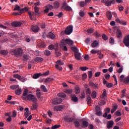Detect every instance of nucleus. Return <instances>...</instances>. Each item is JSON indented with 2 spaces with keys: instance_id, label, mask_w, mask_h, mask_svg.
<instances>
[{
  "instance_id": "1",
  "label": "nucleus",
  "mask_w": 129,
  "mask_h": 129,
  "mask_svg": "<svg viewBox=\"0 0 129 129\" xmlns=\"http://www.w3.org/2000/svg\"><path fill=\"white\" fill-rule=\"evenodd\" d=\"M22 99L23 100L27 101H32L33 102H36L37 101V97L35 95H33L32 92H29L28 89H25L22 95Z\"/></svg>"
},
{
  "instance_id": "2",
  "label": "nucleus",
  "mask_w": 129,
  "mask_h": 129,
  "mask_svg": "<svg viewBox=\"0 0 129 129\" xmlns=\"http://www.w3.org/2000/svg\"><path fill=\"white\" fill-rule=\"evenodd\" d=\"M67 44L69 46H73L74 42L73 40L67 38V39H63L60 43V48H62L63 46H65Z\"/></svg>"
},
{
  "instance_id": "3",
  "label": "nucleus",
  "mask_w": 129,
  "mask_h": 129,
  "mask_svg": "<svg viewBox=\"0 0 129 129\" xmlns=\"http://www.w3.org/2000/svg\"><path fill=\"white\" fill-rule=\"evenodd\" d=\"M11 53L12 55L14 54L16 57L21 56V55L23 54V49H22V48H19L17 49L12 50Z\"/></svg>"
},
{
  "instance_id": "4",
  "label": "nucleus",
  "mask_w": 129,
  "mask_h": 129,
  "mask_svg": "<svg viewBox=\"0 0 129 129\" xmlns=\"http://www.w3.org/2000/svg\"><path fill=\"white\" fill-rule=\"evenodd\" d=\"M101 3L105 4L106 7H110L111 5H114L115 4V0H102Z\"/></svg>"
},
{
  "instance_id": "5",
  "label": "nucleus",
  "mask_w": 129,
  "mask_h": 129,
  "mask_svg": "<svg viewBox=\"0 0 129 129\" xmlns=\"http://www.w3.org/2000/svg\"><path fill=\"white\" fill-rule=\"evenodd\" d=\"M72 32H73V26H70L66 29L64 33L66 35H70Z\"/></svg>"
},
{
  "instance_id": "6",
  "label": "nucleus",
  "mask_w": 129,
  "mask_h": 129,
  "mask_svg": "<svg viewBox=\"0 0 129 129\" xmlns=\"http://www.w3.org/2000/svg\"><path fill=\"white\" fill-rule=\"evenodd\" d=\"M62 102V99L60 98H56L52 100V103L54 105L60 104Z\"/></svg>"
},
{
  "instance_id": "7",
  "label": "nucleus",
  "mask_w": 129,
  "mask_h": 129,
  "mask_svg": "<svg viewBox=\"0 0 129 129\" xmlns=\"http://www.w3.org/2000/svg\"><path fill=\"white\" fill-rule=\"evenodd\" d=\"M116 22H117L118 24H120V25H122V26H126V22L123 20L119 19V18H117L115 19Z\"/></svg>"
},
{
  "instance_id": "8",
  "label": "nucleus",
  "mask_w": 129,
  "mask_h": 129,
  "mask_svg": "<svg viewBox=\"0 0 129 129\" xmlns=\"http://www.w3.org/2000/svg\"><path fill=\"white\" fill-rule=\"evenodd\" d=\"M123 43L126 47H129V35H126L124 37Z\"/></svg>"
},
{
  "instance_id": "9",
  "label": "nucleus",
  "mask_w": 129,
  "mask_h": 129,
  "mask_svg": "<svg viewBox=\"0 0 129 129\" xmlns=\"http://www.w3.org/2000/svg\"><path fill=\"white\" fill-rule=\"evenodd\" d=\"M62 9H64L65 11H72V8H71V7L67 5V3H64L62 5Z\"/></svg>"
},
{
  "instance_id": "10",
  "label": "nucleus",
  "mask_w": 129,
  "mask_h": 129,
  "mask_svg": "<svg viewBox=\"0 0 129 129\" xmlns=\"http://www.w3.org/2000/svg\"><path fill=\"white\" fill-rule=\"evenodd\" d=\"M82 124L81 125L82 127L85 128V127H87L88 126V122L85 119H82Z\"/></svg>"
},
{
  "instance_id": "11",
  "label": "nucleus",
  "mask_w": 129,
  "mask_h": 129,
  "mask_svg": "<svg viewBox=\"0 0 129 129\" xmlns=\"http://www.w3.org/2000/svg\"><path fill=\"white\" fill-rule=\"evenodd\" d=\"M116 36L118 39H121L122 38V33L119 29H117L116 32Z\"/></svg>"
},
{
  "instance_id": "12",
  "label": "nucleus",
  "mask_w": 129,
  "mask_h": 129,
  "mask_svg": "<svg viewBox=\"0 0 129 129\" xmlns=\"http://www.w3.org/2000/svg\"><path fill=\"white\" fill-rule=\"evenodd\" d=\"M89 85L92 88H94V89H96L98 88V87H99L98 84H96V83L94 84L92 82H90L89 83Z\"/></svg>"
},
{
  "instance_id": "13",
  "label": "nucleus",
  "mask_w": 129,
  "mask_h": 129,
  "mask_svg": "<svg viewBox=\"0 0 129 129\" xmlns=\"http://www.w3.org/2000/svg\"><path fill=\"white\" fill-rule=\"evenodd\" d=\"M48 38L51 39V40H55L56 39V35L54 34L52 32H50L47 35Z\"/></svg>"
},
{
  "instance_id": "14",
  "label": "nucleus",
  "mask_w": 129,
  "mask_h": 129,
  "mask_svg": "<svg viewBox=\"0 0 129 129\" xmlns=\"http://www.w3.org/2000/svg\"><path fill=\"white\" fill-rule=\"evenodd\" d=\"M106 16L107 18V19L110 21L111 19H112V14L111 13V12L110 11H107L106 13Z\"/></svg>"
},
{
  "instance_id": "15",
  "label": "nucleus",
  "mask_w": 129,
  "mask_h": 129,
  "mask_svg": "<svg viewBox=\"0 0 129 129\" xmlns=\"http://www.w3.org/2000/svg\"><path fill=\"white\" fill-rule=\"evenodd\" d=\"M114 124V122L112 120L108 121L107 124V128H111V127L113 126Z\"/></svg>"
},
{
  "instance_id": "16",
  "label": "nucleus",
  "mask_w": 129,
  "mask_h": 129,
  "mask_svg": "<svg viewBox=\"0 0 129 129\" xmlns=\"http://www.w3.org/2000/svg\"><path fill=\"white\" fill-rule=\"evenodd\" d=\"M63 107L62 105L56 106L54 108V110L55 111H61L63 109Z\"/></svg>"
},
{
  "instance_id": "17",
  "label": "nucleus",
  "mask_w": 129,
  "mask_h": 129,
  "mask_svg": "<svg viewBox=\"0 0 129 129\" xmlns=\"http://www.w3.org/2000/svg\"><path fill=\"white\" fill-rule=\"evenodd\" d=\"M31 30L34 33H37V32H39V30H40V28H39V27H38L37 26H32L31 27Z\"/></svg>"
},
{
  "instance_id": "18",
  "label": "nucleus",
  "mask_w": 129,
  "mask_h": 129,
  "mask_svg": "<svg viewBox=\"0 0 129 129\" xmlns=\"http://www.w3.org/2000/svg\"><path fill=\"white\" fill-rule=\"evenodd\" d=\"M64 120H65V121H67V122H72V121H73V120H74V118L65 117L64 118Z\"/></svg>"
},
{
  "instance_id": "19",
  "label": "nucleus",
  "mask_w": 129,
  "mask_h": 129,
  "mask_svg": "<svg viewBox=\"0 0 129 129\" xmlns=\"http://www.w3.org/2000/svg\"><path fill=\"white\" fill-rule=\"evenodd\" d=\"M25 112L24 113V115L26 118H28L29 117V115H30V111L29 110L28 108H26L25 109Z\"/></svg>"
},
{
  "instance_id": "20",
  "label": "nucleus",
  "mask_w": 129,
  "mask_h": 129,
  "mask_svg": "<svg viewBox=\"0 0 129 129\" xmlns=\"http://www.w3.org/2000/svg\"><path fill=\"white\" fill-rule=\"evenodd\" d=\"M60 7V3L59 2L55 1L53 3V8L54 9H59Z\"/></svg>"
},
{
  "instance_id": "21",
  "label": "nucleus",
  "mask_w": 129,
  "mask_h": 129,
  "mask_svg": "<svg viewBox=\"0 0 129 129\" xmlns=\"http://www.w3.org/2000/svg\"><path fill=\"white\" fill-rule=\"evenodd\" d=\"M21 25V22H14L12 23L13 27H15V28L17 27H20Z\"/></svg>"
},
{
  "instance_id": "22",
  "label": "nucleus",
  "mask_w": 129,
  "mask_h": 129,
  "mask_svg": "<svg viewBox=\"0 0 129 129\" xmlns=\"http://www.w3.org/2000/svg\"><path fill=\"white\" fill-rule=\"evenodd\" d=\"M34 61L35 62H38L39 63H41L44 61V58L41 57H37L36 58H35Z\"/></svg>"
},
{
  "instance_id": "23",
  "label": "nucleus",
  "mask_w": 129,
  "mask_h": 129,
  "mask_svg": "<svg viewBox=\"0 0 129 129\" xmlns=\"http://www.w3.org/2000/svg\"><path fill=\"white\" fill-rule=\"evenodd\" d=\"M75 56L77 60H80L81 59V53H79V52L75 53Z\"/></svg>"
},
{
  "instance_id": "24",
  "label": "nucleus",
  "mask_w": 129,
  "mask_h": 129,
  "mask_svg": "<svg viewBox=\"0 0 129 129\" xmlns=\"http://www.w3.org/2000/svg\"><path fill=\"white\" fill-rule=\"evenodd\" d=\"M40 76H43V74L41 73L35 74L33 76V78H34V79H38V78H39Z\"/></svg>"
},
{
  "instance_id": "25",
  "label": "nucleus",
  "mask_w": 129,
  "mask_h": 129,
  "mask_svg": "<svg viewBox=\"0 0 129 129\" xmlns=\"http://www.w3.org/2000/svg\"><path fill=\"white\" fill-rule=\"evenodd\" d=\"M72 100L74 101V102H77V101H78V97H77L75 95H72Z\"/></svg>"
},
{
  "instance_id": "26",
  "label": "nucleus",
  "mask_w": 129,
  "mask_h": 129,
  "mask_svg": "<svg viewBox=\"0 0 129 129\" xmlns=\"http://www.w3.org/2000/svg\"><path fill=\"white\" fill-rule=\"evenodd\" d=\"M105 97H106V90L104 89L102 95L100 96V98L101 99H104Z\"/></svg>"
},
{
  "instance_id": "27",
  "label": "nucleus",
  "mask_w": 129,
  "mask_h": 129,
  "mask_svg": "<svg viewBox=\"0 0 129 129\" xmlns=\"http://www.w3.org/2000/svg\"><path fill=\"white\" fill-rule=\"evenodd\" d=\"M98 41L95 40L91 44L92 48H96L98 46Z\"/></svg>"
},
{
  "instance_id": "28",
  "label": "nucleus",
  "mask_w": 129,
  "mask_h": 129,
  "mask_svg": "<svg viewBox=\"0 0 129 129\" xmlns=\"http://www.w3.org/2000/svg\"><path fill=\"white\" fill-rule=\"evenodd\" d=\"M36 93L37 97L38 98H41V90H40V89H38L36 91Z\"/></svg>"
},
{
  "instance_id": "29",
  "label": "nucleus",
  "mask_w": 129,
  "mask_h": 129,
  "mask_svg": "<svg viewBox=\"0 0 129 129\" xmlns=\"http://www.w3.org/2000/svg\"><path fill=\"white\" fill-rule=\"evenodd\" d=\"M75 92L76 94H79L80 93V88L77 86L75 88Z\"/></svg>"
},
{
  "instance_id": "30",
  "label": "nucleus",
  "mask_w": 129,
  "mask_h": 129,
  "mask_svg": "<svg viewBox=\"0 0 129 129\" xmlns=\"http://www.w3.org/2000/svg\"><path fill=\"white\" fill-rule=\"evenodd\" d=\"M28 15L29 16L30 20H33V17L35 16V13L34 12H28Z\"/></svg>"
},
{
  "instance_id": "31",
  "label": "nucleus",
  "mask_w": 129,
  "mask_h": 129,
  "mask_svg": "<svg viewBox=\"0 0 129 129\" xmlns=\"http://www.w3.org/2000/svg\"><path fill=\"white\" fill-rule=\"evenodd\" d=\"M41 89L43 91V92H48V90H47V88H46V86L44 85H42L40 87Z\"/></svg>"
},
{
  "instance_id": "32",
  "label": "nucleus",
  "mask_w": 129,
  "mask_h": 129,
  "mask_svg": "<svg viewBox=\"0 0 129 129\" xmlns=\"http://www.w3.org/2000/svg\"><path fill=\"white\" fill-rule=\"evenodd\" d=\"M71 50H72V51H74V52H75V54H76V53H78L79 52V50H78V49H77V47H71Z\"/></svg>"
},
{
  "instance_id": "33",
  "label": "nucleus",
  "mask_w": 129,
  "mask_h": 129,
  "mask_svg": "<svg viewBox=\"0 0 129 129\" xmlns=\"http://www.w3.org/2000/svg\"><path fill=\"white\" fill-rule=\"evenodd\" d=\"M15 93L16 94H17V95H21V94H22V89L19 88L18 89H17L15 91Z\"/></svg>"
},
{
  "instance_id": "34",
  "label": "nucleus",
  "mask_w": 129,
  "mask_h": 129,
  "mask_svg": "<svg viewBox=\"0 0 129 129\" xmlns=\"http://www.w3.org/2000/svg\"><path fill=\"white\" fill-rule=\"evenodd\" d=\"M86 92L87 95H88V96H89L91 94V90L90 89V88H88L86 89Z\"/></svg>"
},
{
  "instance_id": "35",
  "label": "nucleus",
  "mask_w": 129,
  "mask_h": 129,
  "mask_svg": "<svg viewBox=\"0 0 129 129\" xmlns=\"http://www.w3.org/2000/svg\"><path fill=\"white\" fill-rule=\"evenodd\" d=\"M44 55H46V56H50V55H51V51L48 50H45L44 51Z\"/></svg>"
},
{
  "instance_id": "36",
  "label": "nucleus",
  "mask_w": 129,
  "mask_h": 129,
  "mask_svg": "<svg viewBox=\"0 0 129 129\" xmlns=\"http://www.w3.org/2000/svg\"><path fill=\"white\" fill-rule=\"evenodd\" d=\"M55 65H64V62L63 61H62V60H58L56 62V64Z\"/></svg>"
},
{
  "instance_id": "37",
  "label": "nucleus",
  "mask_w": 129,
  "mask_h": 129,
  "mask_svg": "<svg viewBox=\"0 0 129 129\" xmlns=\"http://www.w3.org/2000/svg\"><path fill=\"white\" fill-rule=\"evenodd\" d=\"M72 89H68L64 90V92L65 93H68L69 94H71V93H72Z\"/></svg>"
},
{
  "instance_id": "38",
  "label": "nucleus",
  "mask_w": 129,
  "mask_h": 129,
  "mask_svg": "<svg viewBox=\"0 0 129 129\" xmlns=\"http://www.w3.org/2000/svg\"><path fill=\"white\" fill-rule=\"evenodd\" d=\"M55 68L57 70H59V71H62L63 70V68L60 65L55 64Z\"/></svg>"
},
{
  "instance_id": "39",
  "label": "nucleus",
  "mask_w": 129,
  "mask_h": 129,
  "mask_svg": "<svg viewBox=\"0 0 129 129\" xmlns=\"http://www.w3.org/2000/svg\"><path fill=\"white\" fill-rule=\"evenodd\" d=\"M38 46L39 48H45L46 47V44H45V43L42 42L41 43H39Z\"/></svg>"
},
{
  "instance_id": "40",
  "label": "nucleus",
  "mask_w": 129,
  "mask_h": 129,
  "mask_svg": "<svg viewBox=\"0 0 129 129\" xmlns=\"http://www.w3.org/2000/svg\"><path fill=\"white\" fill-rule=\"evenodd\" d=\"M52 80H53V78H47V79H45L44 81V82L45 83H49V82H51V81H52Z\"/></svg>"
},
{
  "instance_id": "41",
  "label": "nucleus",
  "mask_w": 129,
  "mask_h": 129,
  "mask_svg": "<svg viewBox=\"0 0 129 129\" xmlns=\"http://www.w3.org/2000/svg\"><path fill=\"white\" fill-rule=\"evenodd\" d=\"M97 96V95L96 94V92L95 91H93V92L92 93V98H96Z\"/></svg>"
},
{
  "instance_id": "42",
  "label": "nucleus",
  "mask_w": 129,
  "mask_h": 129,
  "mask_svg": "<svg viewBox=\"0 0 129 129\" xmlns=\"http://www.w3.org/2000/svg\"><path fill=\"white\" fill-rule=\"evenodd\" d=\"M1 53L2 54V55H8L9 52H8V50H3L1 51Z\"/></svg>"
},
{
  "instance_id": "43",
  "label": "nucleus",
  "mask_w": 129,
  "mask_h": 129,
  "mask_svg": "<svg viewBox=\"0 0 129 129\" xmlns=\"http://www.w3.org/2000/svg\"><path fill=\"white\" fill-rule=\"evenodd\" d=\"M116 109H117V106L116 105L113 106L111 110V113H113V112H114Z\"/></svg>"
},
{
  "instance_id": "44",
  "label": "nucleus",
  "mask_w": 129,
  "mask_h": 129,
  "mask_svg": "<svg viewBox=\"0 0 129 129\" xmlns=\"http://www.w3.org/2000/svg\"><path fill=\"white\" fill-rule=\"evenodd\" d=\"M19 88V85H17L10 86L11 89H13V90H14L15 89H17V88Z\"/></svg>"
},
{
  "instance_id": "45",
  "label": "nucleus",
  "mask_w": 129,
  "mask_h": 129,
  "mask_svg": "<svg viewBox=\"0 0 129 129\" xmlns=\"http://www.w3.org/2000/svg\"><path fill=\"white\" fill-rule=\"evenodd\" d=\"M61 126V125H54L52 126L51 127V129H57V128H59V127H60Z\"/></svg>"
},
{
  "instance_id": "46",
  "label": "nucleus",
  "mask_w": 129,
  "mask_h": 129,
  "mask_svg": "<svg viewBox=\"0 0 129 129\" xmlns=\"http://www.w3.org/2000/svg\"><path fill=\"white\" fill-rule=\"evenodd\" d=\"M74 123L76 127H79V126H80V123L79 122V121H75L74 122Z\"/></svg>"
},
{
  "instance_id": "47",
  "label": "nucleus",
  "mask_w": 129,
  "mask_h": 129,
  "mask_svg": "<svg viewBox=\"0 0 129 129\" xmlns=\"http://www.w3.org/2000/svg\"><path fill=\"white\" fill-rule=\"evenodd\" d=\"M58 96H60V97H66V94L64 93H60L57 94Z\"/></svg>"
},
{
  "instance_id": "48",
  "label": "nucleus",
  "mask_w": 129,
  "mask_h": 129,
  "mask_svg": "<svg viewBox=\"0 0 129 129\" xmlns=\"http://www.w3.org/2000/svg\"><path fill=\"white\" fill-rule=\"evenodd\" d=\"M102 39H103V40H104L105 41L108 40V37H107V36H106V35L104 34H102Z\"/></svg>"
},
{
  "instance_id": "49",
  "label": "nucleus",
  "mask_w": 129,
  "mask_h": 129,
  "mask_svg": "<svg viewBox=\"0 0 129 129\" xmlns=\"http://www.w3.org/2000/svg\"><path fill=\"white\" fill-rule=\"evenodd\" d=\"M109 43L110 44H111V45H113V44H114V39H113V37H110Z\"/></svg>"
},
{
  "instance_id": "50",
  "label": "nucleus",
  "mask_w": 129,
  "mask_h": 129,
  "mask_svg": "<svg viewBox=\"0 0 129 129\" xmlns=\"http://www.w3.org/2000/svg\"><path fill=\"white\" fill-rule=\"evenodd\" d=\"M45 8H47L49 10H53L54 9V7L52 5H47Z\"/></svg>"
},
{
  "instance_id": "51",
  "label": "nucleus",
  "mask_w": 129,
  "mask_h": 129,
  "mask_svg": "<svg viewBox=\"0 0 129 129\" xmlns=\"http://www.w3.org/2000/svg\"><path fill=\"white\" fill-rule=\"evenodd\" d=\"M98 52H99V51L96 50V49H92L91 51V54H97V53H98Z\"/></svg>"
},
{
  "instance_id": "52",
  "label": "nucleus",
  "mask_w": 129,
  "mask_h": 129,
  "mask_svg": "<svg viewBox=\"0 0 129 129\" xmlns=\"http://www.w3.org/2000/svg\"><path fill=\"white\" fill-rule=\"evenodd\" d=\"M21 10V7L19 6V5H16L15 8L14 9V11H20Z\"/></svg>"
},
{
  "instance_id": "53",
  "label": "nucleus",
  "mask_w": 129,
  "mask_h": 129,
  "mask_svg": "<svg viewBox=\"0 0 129 129\" xmlns=\"http://www.w3.org/2000/svg\"><path fill=\"white\" fill-rule=\"evenodd\" d=\"M79 15L80 16V17H84V16L85 15V12H84V11H81L79 12Z\"/></svg>"
},
{
  "instance_id": "54",
  "label": "nucleus",
  "mask_w": 129,
  "mask_h": 129,
  "mask_svg": "<svg viewBox=\"0 0 129 129\" xmlns=\"http://www.w3.org/2000/svg\"><path fill=\"white\" fill-rule=\"evenodd\" d=\"M96 114L98 115V116H100L102 115V112H101V111H96Z\"/></svg>"
},
{
  "instance_id": "55",
  "label": "nucleus",
  "mask_w": 129,
  "mask_h": 129,
  "mask_svg": "<svg viewBox=\"0 0 129 129\" xmlns=\"http://www.w3.org/2000/svg\"><path fill=\"white\" fill-rule=\"evenodd\" d=\"M13 77H14V78H17V79L19 80L21 79V76H20L19 74L14 75Z\"/></svg>"
},
{
  "instance_id": "56",
  "label": "nucleus",
  "mask_w": 129,
  "mask_h": 129,
  "mask_svg": "<svg viewBox=\"0 0 129 129\" xmlns=\"http://www.w3.org/2000/svg\"><path fill=\"white\" fill-rule=\"evenodd\" d=\"M92 71H90L88 72V76H89V78L91 79V78L92 77Z\"/></svg>"
},
{
  "instance_id": "57",
  "label": "nucleus",
  "mask_w": 129,
  "mask_h": 129,
  "mask_svg": "<svg viewBox=\"0 0 129 129\" xmlns=\"http://www.w3.org/2000/svg\"><path fill=\"white\" fill-rule=\"evenodd\" d=\"M48 50H53L54 49V45L51 44L48 47Z\"/></svg>"
},
{
  "instance_id": "58",
  "label": "nucleus",
  "mask_w": 129,
  "mask_h": 129,
  "mask_svg": "<svg viewBox=\"0 0 129 129\" xmlns=\"http://www.w3.org/2000/svg\"><path fill=\"white\" fill-rule=\"evenodd\" d=\"M106 86L108 88H111L113 86V84L108 83L106 84Z\"/></svg>"
},
{
  "instance_id": "59",
  "label": "nucleus",
  "mask_w": 129,
  "mask_h": 129,
  "mask_svg": "<svg viewBox=\"0 0 129 129\" xmlns=\"http://www.w3.org/2000/svg\"><path fill=\"white\" fill-rule=\"evenodd\" d=\"M94 37H96L97 38H98L99 37H100V34H99L98 32H96L94 33Z\"/></svg>"
},
{
  "instance_id": "60",
  "label": "nucleus",
  "mask_w": 129,
  "mask_h": 129,
  "mask_svg": "<svg viewBox=\"0 0 129 129\" xmlns=\"http://www.w3.org/2000/svg\"><path fill=\"white\" fill-rule=\"evenodd\" d=\"M105 101L103 100V101H100L99 102V105H101V106H102V105H104V104H105Z\"/></svg>"
},
{
  "instance_id": "61",
  "label": "nucleus",
  "mask_w": 129,
  "mask_h": 129,
  "mask_svg": "<svg viewBox=\"0 0 129 129\" xmlns=\"http://www.w3.org/2000/svg\"><path fill=\"white\" fill-rule=\"evenodd\" d=\"M17 116V111H14L12 113V117H16Z\"/></svg>"
},
{
  "instance_id": "62",
  "label": "nucleus",
  "mask_w": 129,
  "mask_h": 129,
  "mask_svg": "<svg viewBox=\"0 0 129 129\" xmlns=\"http://www.w3.org/2000/svg\"><path fill=\"white\" fill-rule=\"evenodd\" d=\"M19 80L21 81V82H25V81H27V79H26L24 77H20V79H19Z\"/></svg>"
},
{
  "instance_id": "63",
  "label": "nucleus",
  "mask_w": 129,
  "mask_h": 129,
  "mask_svg": "<svg viewBox=\"0 0 129 129\" xmlns=\"http://www.w3.org/2000/svg\"><path fill=\"white\" fill-rule=\"evenodd\" d=\"M33 108H32V109H34V110L37 109V108L38 107V104H37V103L33 104Z\"/></svg>"
},
{
  "instance_id": "64",
  "label": "nucleus",
  "mask_w": 129,
  "mask_h": 129,
  "mask_svg": "<svg viewBox=\"0 0 129 129\" xmlns=\"http://www.w3.org/2000/svg\"><path fill=\"white\" fill-rule=\"evenodd\" d=\"M120 81H124V75H121L120 76Z\"/></svg>"
}]
</instances>
